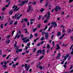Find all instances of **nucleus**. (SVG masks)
I'll use <instances>...</instances> for the list:
<instances>
[{"instance_id":"nucleus-1","label":"nucleus","mask_w":73,"mask_h":73,"mask_svg":"<svg viewBox=\"0 0 73 73\" xmlns=\"http://www.w3.org/2000/svg\"><path fill=\"white\" fill-rule=\"evenodd\" d=\"M44 35L45 39H47L49 37V35H49V33L48 32L46 33L45 32H42V35Z\"/></svg>"},{"instance_id":"nucleus-2","label":"nucleus","mask_w":73,"mask_h":73,"mask_svg":"<svg viewBox=\"0 0 73 73\" xmlns=\"http://www.w3.org/2000/svg\"><path fill=\"white\" fill-rule=\"evenodd\" d=\"M47 15H48V16H47V15H45L44 17H43V18H45V17H46V19H49V18L50 16V13H48Z\"/></svg>"},{"instance_id":"nucleus-3","label":"nucleus","mask_w":73,"mask_h":73,"mask_svg":"<svg viewBox=\"0 0 73 73\" xmlns=\"http://www.w3.org/2000/svg\"><path fill=\"white\" fill-rule=\"evenodd\" d=\"M28 64H25V69H26V70L27 71H28L29 69L30 68V65H29L27 67Z\"/></svg>"},{"instance_id":"nucleus-4","label":"nucleus","mask_w":73,"mask_h":73,"mask_svg":"<svg viewBox=\"0 0 73 73\" xmlns=\"http://www.w3.org/2000/svg\"><path fill=\"white\" fill-rule=\"evenodd\" d=\"M19 35V33H17V35L15 36V37L14 38V39L15 40L16 38H20V36H21V34H20L19 35Z\"/></svg>"},{"instance_id":"nucleus-5","label":"nucleus","mask_w":73,"mask_h":73,"mask_svg":"<svg viewBox=\"0 0 73 73\" xmlns=\"http://www.w3.org/2000/svg\"><path fill=\"white\" fill-rule=\"evenodd\" d=\"M58 9L59 10H61V8L58 6H56V7L54 9V10L56 12H58Z\"/></svg>"},{"instance_id":"nucleus-6","label":"nucleus","mask_w":73,"mask_h":73,"mask_svg":"<svg viewBox=\"0 0 73 73\" xmlns=\"http://www.w3.org/2000/svg\"><path fill=\"white\" fill-rule=\"evenodd\" d=\"M51 24L52 25L53 27H57V23H56V22H53L51 23Z\"/></svg>"},{"instance_id":"nucleus-7","label":"nucleus","mask_w":73,"mask_h":73,"mask_svg":"<svg viewBox=\"0 0 73 73\" xmlns=\"http://www.w3.org/2000/svg\"><path fill=\"white\" fill-rule=\"evenodd\" d=\"M22 52V49H19V48H18L16 50V52L17 53H18L19 52Z\"/></svg>"},{"instance_id":"nucleus-8","label":"nucleus","mask_w":73,"mask_h":73,"mask_svg":"<svg viewBox=\"0 0 73 73\" xmlns=\"http://www.w3.org/2000/svg\"><path fill=\"white\" fill-rule=\"evenodd\" d=\"M22 16H23V14H21L20 15V14H18L17 15V19H20V17H21Z\"/></svg>"},{"instance_id":"nucleus-9","label":"nucleus","mask_w":73,"mask_h":73,"mask_svg":"<svg viewBox=\"0 0 73 73\" xmlns=\"http://www.w3.org/2000/svg\"><path fill=\"white\" fill-rule=\"evenodd\" d=\"M56 46H57V47L56 48V50H58L60 49V47L59 46V45L58 44H56Z\"/></svg>"},{"instance_id":"nucleus-10","label":"nucleus","mask_w":73,"mask_h":73,"mask_svg":"<svg viewBox=\"0 0 73 73\" xmlns=\"http://www.w3.org/2000/svg\"><path fill=\"white\" fill-rule=\"evenodd\" d=\"M25 2H24V1H22V4L19 5V6H20V7H21V6H23L24 4H25Z\"/></svg>"},{"instance_id":"nucleus-11","label":"nucleus","mask_w":73,"mask_h":73,"mask_svg":"<svg viewBox=\"0 0 73 73\" xmlns=\"http://www.w3.org/2000/svg\"><path fill=\"white\" fill-rule=\"evenodd\" d=\"M29 39H27L26 40L23 41V42H25V43H27V42H29Z\"/></svg>"},{"instance_id":"nucleus-12","label":"nucleus","mask_w":73,"mask_h":73,"mask_svg":"<svg viewBox=\"0 0 73 73\" xmlns=\"http://www.w3.org/2000/svg\"><path fill=\"white\" fill-rule=\"evenodd\" d=\"M61 33L60 32V31H58V33H57V35L58 36H61Z\"/></svg>"},{"instance_id":"nucleus-13","label":"nucleus","mask_w":73,"mask_h":73,"mask_svg":"<svg viewBox=\"0 0 73 73\" xmlns=\"http://www.w3.org/2000/svg\"><path fill=\"white\" fill-rule=\"evenodd\" d=\"M37 28L36 27L35 28H34L33 31V32H36V31H37Z\"/></svg>"},{"instance_id":"nucleus-14","label":"nucleus","mask_w":73,"mask_h":73,"mask_svg":"<svg viewBox=\"0 0 73 73\" xmlns=\"http://www.w3.org/2000/svg\"><path fill=\"white\" fill-rule=\"evenodd\" d=\"M42 55L45 54V50L44 49L43 50H42Z\"/></svg>"},{"instance_id":"nucleus-15","label":"nucleus","mask_w":73,"mask_h":73,"mask_svg":"<svg viewBox=\"0 0 73 73\" xmlns=\"http://www.w3.org/2000/svg\"><path fill=\"white\" fill-rule=\"evenodd\" d=\"M17 9V6H15V8L13 10V11L16 12Z\"/></svg>"},{"instance_id":"nucleus-16","label":"nucleus","mask_w":73,"mask_h":73,"mask_svg":"<svg viewBox=\"0 0 73 73\" xmlns=\"http://www.w3.org/2000/svg\"><path fill=\"white\" fill-rule=\"evenodd\" d=\"M19 58V57H17L15 58H14L13 60L14 61H17V59H18Z\"/></svg>"},{"instance_id":"nucleus-17","label":"nucleus","mask_w":73,"mask_h":73,"mask_svg":"<svg viewBox=\"0 0 73 73\" xmlns=\"http://www.w3.org/2000/svg\"><path fill=\"white\" fill-rule=\"evenodd\" d=\"M13 23V20H12L9 23V24L10 25H12Z\"/></svg>"},{"instance_id":"nucleus-18","label":"nucleus","mask_w":73,"mask_h":73,"mask_svg":"<svg viewBox=\"0 0 73 73\" xmlns=\"http://www.w3.org/2000/svg\"><path fill=\"white\" fill-rule=\"evenodd\" d=\"M9 14L10 15H12L13 14V11H11L9 12Z\"/></svg>"},{"instance_id":"nucleus-19","label":"nucleus","mask_w":73,"mask_h":73,"mask_svg":"<svg viewBox=\"0 0 73 73\" xmlns=\"http://www.w3.org/2000/svg\"><path fill=\"white\" fill-rule=\"evenodd\" d=\"M37 52L38 53H40V54H41V53H42V51H41V50H38Z\"/></svg>"},{"instance_id":"nucleus-20","label":"nucleus","mask_w":73,"mask_h":73,"mask_svg":"<svg viewBox=\"0 0 73 73\" xmlns=\"http://www.w3.org/2000/svg\"><path fill=\"white\" fill-rule=\"evenodd\" d=\"M33 37V35H32V34H31L30 35V36L29 37V39H31V38H32Z\"/></svg>"},{"instance_id":"nucleus-21","label":"nucleus","mask_w":73,"mask_h":73,"mask_svg":"<svg viewBox=\"0 0 73 73\" xmlns=\"http://www.w3.org/2000/svg\"><path fill=\"white\" fill-rule=\"evenodd\" d=\"M43 11H44V9L43 8H42L40 10V12H43Z\"/></svg>"},{"instance_id":"nucleus-22","label":"nucleus","mask_w":73,"mask_h":73,"mask_svg":"<svg viewBox=\"0 0 73 73\" xmlns=\"http://www.w3.org/2000/svg\"><path fill=\"white\" fill-rule=\"evenodd\" d=\"M11 42V40H9V39H8L7 41L6 42V43H7V44H9V43Z\"/></svg>"},{"instance_id":"nucleus-23","label":"nucleus","mask_w":73,"mask_h":73,"mask_svg":"<svg viewBox=\"0 0 73 73\" xmlns=\"http://www.w3.org/2000/svg\"><path fill=\"white\" fill-rule=\"evenodd\" d=\"M72 30L71 29H69L68 30V33H71L72 32Z\"/></svg>"},{"instance_id":"nucleus-24","label":"nucleus","mask_w":73,"mask_h":73,"mask_svg":"<svg viewBox=\"0 0 73 73\" xmlns=\"http://www.w3.org/2000/svg\"><path fill=\"white\" fill-rule=\"evenodd\" d=\"M40 40L41 41H42V40H45V38L44 37H42L40 39Z\"/></svg>"},{"instance_id":"nucleus-25","label":"nucleus","mask_w":73,"mask_h":73,"mask_svg":"<svg viewBox=\"0 0 73 73\" xmlns=\"http://www.w3.org/2000/svg\"><path fill=\"white\" fill-rule=\"evenodd\" d=\"M44 56L42 55V56L41 57H40V60H42V58H44Z\"/></svg>"},{"instance_id":"nucleus-26","label":"nucleus","mask_w":73,"mask_h":73,"mask_svg":"<svg viewBox=\"0 0 73 73\" xmlns=\"http://www.w3.org/2000/svg\"><path fill=\"white\" fill-rule=\"evenodd\" d=\"M25 4H26L27 3H28V0H26L24 1Z\"/></svg>"},{"instance_id":"nucleus-27","label":"nucleus","mask_w":73,"mask_h":73,"mask_svg":"<svg viewBox=\"0 0 73 73\" xmlns=\"http://www.w3.org/2000/svg\"><path fill=\"white\" fill-rule=\"evenodd\" d=\"M38 68L39 69H40L41 70H42V67H41V66H39Z\"/></svg>"},{"instance_id":"nucleus-28","label":"nucleus","mask_w":73,"mask_h":73,"mask_svg":"<svg viewBox=\"0 0 73 73\" xmlns=\"http://www.w3.org/2000/svg\"><path fill=\"white\" fill-rule=\"evenodd\" d=\"M62 32H63V33H65V30L64 28H63L62 29Z\"/></svg>"},{"instance_id":"nucleus-29","label":"nucleus","mask_w":73,"mask_h":73,"mask_svg":"<svg viewBox=\"0 0 73 73\" xmlns=\"http://www.w3.org/2000/svg\"><path fill=\"white\" fill-rule=\"evenodd\" d=\"M48 28V25H46L45 28L44 29V31H45Z\"/></svg>"},{"instance_id":"nucleus-30","label":"nucleus","mask_w":73,"mask_h":73,"mask_svg":"<svg viewBox=\"0 0 73 73\" xmlns=\"http://www.w3.org/2000/svg\"><path fill=\"white\" fill-rule=\"evenodd\" d=\"M47 48L48 49H49L50 48V45L49 44H48L47 45Z\"/></svg>"},{"instance_id":"nucleus-31","label":"nucleus","mask_w":73,"mask_h":73,"mask_svg":"<svg viewBox=\"0 0 73 73\" xmlns=\"http://www.w3.org/2000/svg\"><path fill=\"white\" fill-rule=\"evenodd\" d=\"M17 23H18V22L17 21H16L14 23V25H17Z\"/></svg>"},{"instance_id":"nucleus-32","label":"nucleus","mask_w":73,"mask_h":73,"mask_svg":"<svg viewBox=\"0 0 73 73\" xmlns=\"http://www.w3.org/2000/svg\"><path fill=\"white\" fill-rule=\"evenodd\" d=\"M31 8H32V6L31 5H29V9H31Z\"/></svg>"},{"instance_id":"nucleus-33","label":"nucleus","mask_w":73,"mask_h":73,"mask_svg":"<svg viewBox=\"0 0 73 73\" xmlns=\"http://www.w3.org/2000/svg\"><path fill=\"white\" fill-rule=\"evenodd\" d=\"M65 61V60H63L62 61L61 64H64V62Z\"/></svg>"},{"instance_id":"nucleus-34","label":"nucleus","mask_w":73,"mask_h":73,"mask_svg":"<svg viewBox=\"0 0 73 73\" xmlns=\"http://www.w3.org/2000/svg\"><path fill=\"white\" fill-rule=\"evenodd\" d=\"M48 2H47L46 4V5H45V7H48Z\"/></svg>"},{"instance_id":"nucleus-35","label":"nucleus","mask_w":73,"mask_h":73,"mask_svg":"<svg viewBox=\"0 0 73 73\" xmlns=\"http://www.w3.org/2000/svg\"><path fill=\"white\" fill-rule=\"evenodd\" d=\"M28 19H24V21H25V22H27V21H28Z\"/></svg>"},{"instance_id":"nucleus-36","label":"nucleus","mask_w":73,"mask_h":73,"mask_svg":"<svg viewBox=\"0 0 73 73\" xmlns=\"http://www.w3.org/2000/svg\"><path fill=\"white\" fill-rule=\"evenodd\" d=\"M6 9V8L5 7H3L2 8V11H5V10Z\"/></svg>"},{"instance_id":"nucleus-37","label":"nucleus","mask_w":73,"mask_h":73,"mask_svg":"<svg viewBox=\"0 0 73 73\" xmlns=\"http://www.w3.org/2000/svg\"><path fill=\"white\" fill-rule=\"evenodd\" d=\"M57 56L58 57H60V53H59L57 55Z\"/></svg>"},{"instance_id":"nucleus-38","label":"nucleus","mask_w":73,"mask_h":73,"mask_svg":"<svg viewBox=\"0 0 73 73\" xmlns=\"http://www.w3.org/2000/svg\"><path fill=\"white\" fill-rule=\"evenodd\" d=\"M69 54H67V55L65 56L66 57H69Z\"/></svg>"},{"instance_id":"nucleus-39","label":"nucleus","mask_w":73,"mask_h":73,"mask_svg":"<svg viewBox=\"0 0 73 73\" xmlns=\"http://www.w3.org/2000/svg\"><path fill=\"white\" fill-rule=\"evenodd\" d=\"M31 45V43H28V44H27V46H30V45Z\"/></svg>"},{"instance_id":"nucleus-40","label":"nucleus","mask_w":73,"mask_h":73,"mask_svg":"<svg viewBox=\"0 0 73 73\" xmlns=\"http://www.w3.org/2000/svg\"><path fill=\"white\" fill-rule=\"evenodd\" d=\"M16 64H13V66L14 68H15V67L16 66Z\"/></svg>"},{"instance_id":"nucleus-41","label":"nucleus","mask_w":73,"mask_h":73,"mask_svg":"<svg viewBox=\"0 0 73 73\" xmlns=\"http://www.w3.org/2000/svg\"><path fill=\"white\" fill-rule=\"evenodd\" d=\"M41 25L40 24H39V25H38L37 27H38V28H40V27H41Z\"/></svg>"},{"instance_id":"nucleus-42","label":"nucleus","mask_w":73,"mask_h":73,"mask_svg":"<svg viewBox=\"0 0 73 73\" xmlns=\"http://www.w3.org/2000/svg\"><path fill=\"white\" fill-rule=\"evenodd\" d=\"M17 44V41H15V43L14 44V46L15 47V46H16V45Z\"/></svg>"},{"instance_id":"nucleus-43","label":"nucleus","mask_w":73,"mask_h":73,"mask_svg":"<svg viewBox=\"0 0 73 73\" xmlns=\"http://www.w3.org/2000/svg\"><path fill=\"white\" fill-rule=\"evenodd\" d=\"M0 27L1 28H3V24H2L1 26H0Z\"/></svg>"},{"instance_id":"nucleus-44","label":"nucleus","mask_w":73,"mask_h":73,"mask_svg":"<svg viewBox=\"0 0 73 73\" xmlns=\"http://www.w3.org/2000/svg\"><path fill=\"white\" fill-rule=\"evenodd\" d=\"M15 32V30H14L13 31V32H12V36H13V35L14 32Z\"/></svg>"},{"instance_id":"nucleus-45","label":"nucleus","mask_w":73,"mask_h":73,"mask_svg":"<svg viewBox=\"0 0 73 73\" xmlns=\"http://www.w3.org/2000/svg\"><path fill=\"white\" fill-rule=\"evenodd\" d=\"M35 20V19H31L30 20V21H34Z\"/></svg>"},{"instance_id":"nucleus-46","label":"nucleus","mask_w":73,"mask_h":73,"mask_svg":"<svg viewBox=\"0 0 73 73\" xmlns=\"http://www.w3.org/2000/svg\"><path fill=\"white\" fill-rule=\"evenodd\" d=\"M67 45H68V44H67V45H65V44H62V46H65V47L66 46H67Z\"/></svg>"},{"instance_id":"nucleus-47","label":"nucleus","mask_w":73,"mask_h":73,"mask_svg":"<svg viewBox=\"0 0 73 73\" xmlns=\"http://www.w3.org/2000/svg\"><path fill=\"white\" fill-rule=\"evenodd\" d=\"M66 58H67V57H66V56H65L64 58V61H65V60H66Z\"/></svg>"},{"instance_id":"nucleus-48","label":"nucleus","mask_w":73,"mask_h":73,"mask_svg":"<svg viewBox=\"0 0 73 73\" xmlns=\"http://www.w3.org/2000/svg\"><path fill=\"white\" fill-rule=\"evenodd\" d=\"M20 9V7H18V8H17V10H16V12L17 11H19V9Z\"/></svg>"},{"instance_id":"nucleus-49","label":"nucleus","mask_w":73,"mask_h":73,"mask_svg":"<svg viewBox=\"0 0 73 73\" xmlns=\"http://www.w3.org/2000/svg\"><path fill=\"white\" fill-rule=\"evenodd\" d=\"M17 14H16L15 15V18L16 19L17 17Z\"/></svg>"},{"instance_id":"nucleus-50","label":"nucleus","mask_w":73,"mask_h":73,"mask_svg":"<svg viewBox=\"0 0 73 73\" xmlns=\"http://www.w3.org/2000/svg\"><path fill=\"white\" fill-rule=\"evenodd\" d=\"M54 35H52V37H51V39H52L53 37H54Z\"/></svg>"},{"instance_id":"nucleus-51","label":"nucleus","mask_w":73,"mask_h":73,"mask_svg":"<svg viewBox=\"0 0 73 73\" xmlns=\"http://www.w3.org/2000/svg\"><path fill=\"white\" fill-rule=\"evenodd\" d=\"M73 45L72 44L71 46V47L70 48V49H72V48H73Z\"/></svg>"},{"instance_id":"nucleus-52","label":"nucleus","mask_w":73,"mask_h":73,"mask_svg":"<svg viewBox=\"0 0 73 73\" xmlns=\"http://www.w3.org/2000/svg\"><path fill=\"white\" fill-rule=\"evenodd\" d=\"M33 49H34V50L33 51V52H35L36 50V48H34Z\"/></svg>"},{"instance_id":"nucleus-53","label":"nucleus","mask_w":73,"mask_h":73,"mask_svg":"<svg viewBox=\"0 0 73 73\" xmlns=\"http://www.w3.org/2000/svg\"><path fill=\"white\" fill-rule=\"evenodd\" d=\"M30 10L31 9H30L28 8V9L27 11V12H29V11H30Z\"/></svg>"},{"instance_id":"nucleus-54","label":"nucleus","mask_w":73,"mask_h":73,"mask_svg":"<svg viewBox=\"0 0 73 73\" xmlns=\"http://www.w3.org/2000/svg\"><path fill=\"white\" fill-rule=\"evenodd\" d=\"M73 68V65H71V67H70V68H69L70 69H72V68Z\"/></svg>"},{"instance_id":"nucleus-55","label":"nucleus","mask_w":73,"mask_h":73,"mask_svg":"<svg viewBox=\"0 0 73 73\" xmlns=\"http://www.w3.org/2000/svg\"><path fill=\"white\" fill-rule=\"evenodd\" d=\"M19 63L17 62L16 63V65H17V66L18 65H19Z\"/></svg>"},{"instance_id":"nucleus-56","label":"nucleus","mask_w":73,"mask_h":73,"mask_svg":"<svg viewBox=\"0 0 73 73\" xmlns=\"http://www.w3.org/2000/svg\"><path fill=\"white\" fill-rule=\"evenodd\" d=\"M51 28H52V27H49L48 29V32H50V29H51Z\"/></svg>"},{"instance_id":"nucleus-57","label":"nucleus","mask_w":73,"mask_h":73,"mask_svg":"<svg viewBox=\"0 0 73 73\" xmlns=\"http://www.w3.org/2000/svg\"><path fill=\"white\" fill-rule=\"evenodd\" d=\"M11 37V36L9 35H8L7 36V38H9V37Z\"/></svg>"},{"instance_id":"nucleus-58","label":"nucleus","mask_w":73,"mask_h":73,"mask_svg":"<svg viewBox=\"0 0 73 73\" xmlns=\"http://www.w3.org/2000/svg\"><path fill=\"white\" fill-rule=\"evenodd\" d=\"M10 56V55H8V56L7 57L6 59H8V58H9V56Z\"/></svg>"},{"instance_id":"nucleus-59","label":"nucleus","mask_w":73,"mask_h":73,"mask_svg":"<svg viewBox=\"0 0 73 73\" xmlns=\"http://www.w3.org/2000/svg\"><path fill=\"white\" fill-rule=\"evenodd\" d=\"M16 7V5H14L13 7H12V9H13V8H15Z\"/></svg>"},{"instance_id":"nucleus-60","label":"nucleus","mask_w":73,"mask_h":73,"mask_svg":"<svg viewBox=\"0 0 73 73\" xmlns=\"http://www.w3.org/2000/svg\"><path fill=\"white\" fill-rule=\"evenodd\" d=\"M72 1H73V0H69V3H71Z\"/></svg>"},{"instance_id":"nucleus-61","label":"nucleus","mask_w":73,"mask_h":73,"mask_svg":"<svg viewBox=\"0 0 73 73\" xmlns=\"http://www.w3.org/2000/svg\"><path fill=\"white\" fill-rule=\"evenodd\" d=\"M41 18H42V17L41 15L39 16V18L38 19H41Z\"/></svg>"},{"instance_id":"nucleus-62","label":"nucleus","mask_w":73,"mask_h":73,"mask_svg":"<svg viewBox=\"0 0 73 73\" xmlns=\"http://www.w3.org/2000/svg\"><path fill=\"white\" fill-rule=\"evenodd\" d=\"M32 4H36V2H34L33 3H32Z\"/></svg>"},{"instance_id":"nucleus-63","label":"nucleus","mask_w":73,"mask_h":73,"mask_svg":"<svg viewBox=\"0 0 73 73\" xmlns=\"http://www.w3.org/2000/svg\"><path fill=\"white\" fill-rule=\"evenodd\" d=\"M44 23H48V20H46L44 21Z\"/></svg>"},{"instance_id":"nucleus-64","label":"nucleus","mask_w":73,"mask_h":73,"mask_svg":"<svg viewBox=\"0 0 73 73\" xmlns=\"http://www.w3.org/2000/svg\"><path fill=\"white\" fill-rule=\"evenodd\" d=\"M73 72V70H71V71H70V73H72Z\"/></svg>"}]
</instances>
